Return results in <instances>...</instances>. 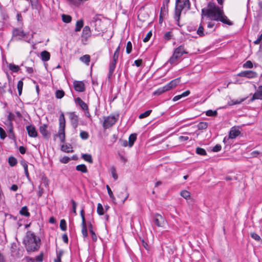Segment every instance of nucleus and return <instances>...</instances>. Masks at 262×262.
<instances>
[{
	"instance_id": "obj_56",
	"label": "nucleus",
	"mask_w": 262,
	"mask_h": 262,
	"mask_svg": "<svg viewBox=\"0 0 262 262\" xmlns=\"http://www.w3.org/2000/svg\"><path fill=\"white\" fill-rule=\"evenodd\" d=\"M4 124L8 129V132H12V129H13V124L12 122L5 121L4 122Z\"/></svg>"
},
{
	"instance_id": "obj_20",
	"label": "nucleus",
	"mask_w": 262,
	"mask_h": 262,
	"mask_svg": "<svg viewBox=\"0 0 262 262\" xmlns=\"http://www.w3.org/2000/svg\"><path fill=\"white\" fill-rule=\"evenodd\" d=\"M256 99L262 100V85L259 86L258 91H256L250 99V101L252 102Z\"/></svg>"
},
{
	"instance_id": "obj_32",
	"label": "nucleus",
	"mask_w": 262,
	"mask_h": 262,
	"mask_svg": "<svg viewBox=\"0 0 262 262\" xmlns=\"http://www.w3.org/2000/svg\"><path fill=\"white\" fill-rule=\"evenodd\" d=\"M19 213L23 216L26 217H29L30 216V213L28 211V208L26 206H24L21 208V209L19 211Z\"/></svg>"
},
{
	"instance_id": "obj_25",
	"label": "nucleus",
	"mask_w": 262,
	"mask_h": 262,
	"mask_svg": "<svg viewBox=\"0 0 262 262\" xmlns=\"http://www.w3.org/2000/svg\"><path fill=\"white\" fill-rule=\"evenodd\" d=\"M137 134L133 133L130 135L128 138V146L132 147L137 140Z\"/></svg>"
},
{
	"instance_id": "obj_12",
	"label": "nucleus",
	"mask_w": 262,
	"mask_h": 262,
	"mask_svg": "<svg viewBox=\"0 0 262 262\" xmlns=\"http://www.w3.org/2000/svg\"><path fill=\"white\" fill-rule=\"evenodd\" d=\"M117 195L120 201L123 203L127 200L129 195L128 193L127 192V187H122Z\"/></svg>"
},
{
	"instance_id": "obj_11",
	"label": "nucleus",
	"mask_w": 262,
	"mask_h": 262,
	"mask_svg": "<svg viewBox=\"0 0 262 262\" xmlns=\"http://www.w3.org/2000/svg\"><path fill=\"white\" fill-rule=\"evenodd\" d=\"M237 76L241 77H246L247 78L251 79L257 77L258 74H257L256 72L254 71L247 70L242 71L241 72L238 73L237 74Z\"/></svg>"
},
{
	"instance_id": "obj_63",
	"label": "nucleus",
	"mask_w": 262,
	"mask_h": 262,
	"mask_svg": "<svg viewBox=\"0 0 262 262\" xmlns=\"http://www.w3.org/2000/svg\"><path fill=\"white\" fill-rule=\"evenodd\" d=\"M7 137V134L4 129L0 126V139L4 140Z\"/></svg>"
},
{
	"instance_id": "obj_5",
	"label": "nucleus",
	"mask_w": 262,
	"mask_h": 262,
	"mask_svg": "<svg viewBox=\"0 0 262 262\" xmlns=\"http://www.w3.org/2000/svg\"><path fill=\"white\" fill-rule=\"evenodd\" d=\"M59 127L58 134L54 135V137H58L61 143L66 142L65 127L66 120L63 113H61L59 118Z\"/></svg>"
},
{
	"instance_id": "obj_39",
	"label": "nucleus",
	"mask_w": 262,
	"mask_h": 262,
	"mask_svg": "<svg viewBox=\"0 0 262 262\" xmlns=\"http://www.w3.org/2000/svg\"><path fill=\"white\" fill-rule=\"evenodd\" d=\"M8 67L10 70L14 73H17L20 69L19 66L15 65L13 63H10Z\"/></svg>"
},
{
	"instance_id": "obj_6",
	"label": "nucleus",
	"mask_w": 262,
	"mask_h": 262,
	"mask_svg": "<svg viewBox=\"0 0 262 262\" xmlns=\"http://www.w3.org/2000/svg\"><path fill=\"white\" fill-rule=\"evenodd\" d=\"M211 20L220 21L229 26L233 25L232 22L228 19L227 17L224 14L223 9L218 14H216V15L213 17Z\"/></svg>"
},
{
	"instance_id": "obj_30",
	"label": "nucleus",
	"mask_w": 262,
	"mask_h": 262,
	"mask_svg": "<svg viewBox=\"0 0 262 262\" xmlns=\"http://www.w3.org/2000/svg\"><path fill=\"white\" fill-rule=\"evenodd\" d=\"M64 253V251L63 250L61 249L59 251H57L56 249V258L54 259V262H61V256L63 255Z\"/></svg>"
},
{
	"instance_id": "obj_15",
	"label": "nucleus",
	"mask_w": 262,
	"mask_h": 262,
	"mask_svg": "<svg viewBox=\"0 0 262 262\" xmlns=\"http://www.w3.org/2000/svg\"><path fill=\"white\" fill-rule=\"evenodd\" d=\"M73 86L75 90L78 92H83L85 90V84L82 81H75Z\"/></svg>"
},
{
	"instance_id": "obj_31",
	"label": "nucleus",
	"mask_w": 262,
	"mask_h": 262,
	"mask_svg": "<svg viewBox=\"0 0 262 262\" xmlns=\"http://www.w3.org/2000/svg\"><path fill=\"white\" fill-rule=\"evenodd\" d=\"M72 147L71 144L62 145L61 150L65 152H72L73 150L72 149Z\"/></svg>"
},
{
	"instance_id": "obj_16",
	"label": "nucleus",
	"mask_w": 262,
	"mask_h": 262,
	"mask_svg": "<svg viewBox=\"0 0 262 262\" xmlns=\"http://www.w3.org/2000/svg\"><path fill=\"white\" fill-rule=\"evenodd\" d=\"M241 134V131L239 129L238 127L233 126L231 128L229 132V138L232 139L236 138Z\"/></svg>"
},
{
	"instance_id": "obj_50",
	"label": "nucleus",
	"mask_w": 262,
	"mask_h": 262,
	"mask_svg": "<svg viewBox=\"0 0 262 262\" xmlns=\"http://www.w3.org/2000/svg\"><path fill=\"white\" fill-rule=\"evenodd\" d=\"M206 115L209 117H216L217 115V112L216 110H209L206 112Z\"/></svg>"
},
{
	"instance_id": "obj_10",
	"label": "nucleus",
	"mask_w": 262,
	"mask_h": 262,
	"mask_svg": "<svg viewBox=\"0 0 262 262\" xmlns=\"http://www.w3.org/2000/svg\"><path fill=\"white\" fill-rule=\"evenodd\" d=\"M154 222L157 227H163L165 223V220L161 214L155 213L153 215Z\"/></svg>"
},
{
	"instance_id": "obj_34",
	"label": "nucleus",
	"mask_w": 262,
	"mask_h": 262,
	"mask_svg": "<svg viewBox=\"0 0 262 262\" xmlns=\"http://www.w3.org/2000/svg\"><path fill=\"white\" fill-rule=\"evenodd\" d=\"M81 158L85 161L90 163H93V160L91 155L89 154H83L81 155Z\"/></svg>"
},
{
	"instance_id": "obj_19",
	"label": "nucleus",
	"mask_w": 262,
	"mask_h": 262,
	"mask_svg": "<svg viewBox=\"0 0 262 262\" xmlns=\"http://www.w3.org/2000/svg\"><path fill=\"white\" fill-rule=\"evenodd\" d=\"M91 35V31L89 26H85L82 30L81 37L86 40Z\"/></svg>"
},
{
	"instance_id": "obj_9",
	"label": "nucleus",
	"mask_w": 262,
	"mask_h": 262,
	"mask_svg": "<svg viewBox=\"0 0 262 262\" xmlns=\"http://www.w3.org/2000/svg\"><path fill=\"white\" fill-rule=\"evenodd\" d=\"M100 14H96L94 17L92 23L94 24L95 30L97 31L99 34L101 32L103 33L102 28L101 27V19L99 18Z\"/></svg>"
},
{
	"instance_id": "obj_37",
	"label": "nucleus",
	"mask_w": 262,
	"mask_h": 262,
	"mask_svg": "<svg viewBox=\"0 0 262 262\" xmlns=\"http://www.w3.org/2000/svg\"><path fill=\"white\" fill-rule=\"evenodd\" d=\"M106 187L108 194L110 198H111V199L112 200V202L116 204L117 203L116 202L115 197L114 196L113 193L111 189L110 188V186L108 185H107Z\"/></svg>"
},
{
	"instance_id": "obj_18",
	"label": "nucleus",
	"mask_w": 262,
	"mask_h": 262,
	"mask_svg": "<svg viewBox=\"0 0 262 262\" xmlns=\"http://www.w3.org/2000/svg\"><path fill=\"white\" fill-rule=\"evenodd\" d=\"M188 53L184 50V46L181 45L177 48L173 52V54L176 56H178V57L180 59L182 56L184 54H187Z\"/></svg>"
},
{
	"instance_id": "obj_60",
	"label": "nucleus",
	"mask_w": 262,
	"mask_h": 262,
	"mask_svg": "<svg viewBox=\"0 0 262 262\" xmlns=\"http://www.w3.org/2000/svg\"><path fill=\"white\" fill-rule=\"evenodd\" d=\"M41 180L45 187L49 186V181L46 176L44 175L41 177Z\"/></svg>"
},
{
	"instance_id": "obj_54",
	"label": "nucleus",
	"mask_w": 262,
	"mask_h": 262,
	"mask_svg": "<svg viewBox=\"0 0 262 262\" xmlns=\"http://www.w3.org/2000/svg\"><path fill=\"white\" fill-rule=\"evenodd\" d=\"M59 227L62 231H66L67 230V223L65 220L62 219L60 220Z\"/></svg>"
},
{
	"instance_id": "obj_26",
	"label": "nucleus",
	"mask_w": 262,
	"mask_h": 262,
	"mask_svg": "<svg viewBox=\"0 0 262 262\" xmlns=\"http://www.w3.org/2000/svg\"><path fill=\"white\" fill-rule=\"evenodd\" d=\"M190 94V91L187 90L185 92H183L181 95H179L174 96L172 99V101L174 102L177 101L179 100V99H180L181 98H182V97H186V96H188Z\"/></svg>"
},
{
	"instance_id": "obj_38",
	"label": "nucleus",
	"mask_w": 262,
	"mask_h": 262,
	"mask_svg": "<svg viewBox=\"0 0 262 262\" xmlns=\"http://www.w3.org/2000/svg\"><path fill=\"white\" fill-rule=\"evenodd\" d=\"M246 99V98H242V99H241L240 100H231L230 101H229V102H228V105H229V106H232V105H236V104H240V103H241L242 102L244 101Z\"/></svg>"
},
{
	"instance_id": "obj_52",
	"label": "nucleus",
	"mask_w": 262,
	"mask_h": 262,
	"mask_svg": "<svg viewBox=\"0 0 262 262\" xmlns=\"http://www.w3.org/2000/svg\"><path fill=\"white\" fill-rule=\"evenodd\" d=\"M151 112H152L151 110H147V111H145V112H144L143 113L141 114L139 116V118L140 119L145 118L149 116L150 115V114H151Z\"/></svg>"
},
{
	"instance_id": "obj_57",
	"label": "nucleus",
	"mask_w": 262,
	"mask_h": 262,
	"mask_svg": "<svg viewBox=\"0 0 262 262\" xmlns=\"http://www.w3.org/2000/svg\"><path fill=\"white\" fill-rule=\"evenodd\" d=\"M132 51V43L130 41L127 42L126 47V52L127 54H130Z\"/></svg>"
},
{
	"instance_id": "obj_21",
	"label": "nucleus",
	"mask_w": 262,
	"mask_h": 262,
	"mask_svg": "<svg viewBox=\"0 0 262 262\" xmlns=\"http://www.w3.org/2000/svg\"><path fill=\"white\" fill-rule=\"evenodd\" d=\"M203 20V19H201V22L196 32L197 34L199 35L200 37H203L205 35H208L209 34V33L207 32L206 33L204 32V23Z\"/></svg>"
},
{
	"instance_id": "obj_58",
	"label": "nucleus",
	"mask_w": 262,
	"mask_h": 262,
	"mask_svg": "<svg viewBox=\"0 0 262 262\" xmlns=\"http://www.w3.org/2000/svg\"><path fill=\"white\" fill-rule=\"evenodd\" d=\"M253 67L252 62L250 60L247 61L245 63H244L243 65V67L244 68H249L251 69Z\"/></svg>"
},
{
	"instance_id": "obj_7",
	"label": "nucleus",
	"mask_w": 262,
	"mask_h": 262,
	"mask_svg": "<svg viewBox=\"0 0 262 262\" xmlns=\"http://www.w3.org/2000/svg\"><path fill=\"white\" fill-rule=\"evenodd\" d=\"M12 37L14 38L16 40H22L24 38H28V34L25 33L23 30H20L19 28H14L12 30Z\"/></svg>"
},
{
	"instance_id": "obj_2",
	"label": "nucleus",
	"mask_w": 262,
	"mask_h": 262,
	"mask_svg": "<svg viewBox=\"0 0 262 262\" xmlns=\"http://www.w3.org/2000/svg\"><path fill=\"white\" fill-rule=\"evenodd\" d=\"M190 2L189 0H176L174 8V19L176 21V24L179 26H182L180 24V19L181 12L183 9L186 8L187 10L190 9Z\"/></svg>"
},
{
	"instance_id": "obj_53",
	"label": "nucleus",
	"mask_w": 262,
	"mask_h": 262,
	"mask_svg": "<svg viewBox=\"0 0 262 262\" xmlns=\"http://www.w3.org/2000/svg\"><path fill=\"white\" fill-rule=\"evenodd\" d=\"M80 137L82 140H86L89 137V134L86 131L81 130L80 133Z\"/></svg>"
},
{
	"instance_id": "obj_44",
	"label": "nucleus",
	"mask_w": 262,
	"mask_h": 262,
	"mask_svg": "<svg viewBox=\"0 0 262 262\" xmlns=\"http://www.w3.org/2000/svg\"><path fill=\"white\" fill-rule=\"evenodd\" d=\"M173 36L172 32L171 31L167 32L163 36V39L165 41L170 40Z\"/></svg>"
},
{
	"instance_id": "obj_62",
	"label": "nucleus",
	"mask_w": 262,
	"mask_h": 262,
	"mask_svg": "<svg viewBox=\"0 0 262 262\" xmlns=\"http://www.w3.org/2000/svg\"><path fill=\"white\" fill-rule=\"evenodd\" d=\"M168 6L163 5L162 7L161 8V12H162V14L164 15H166L168 14Z\"/></svg>"
},
{
	"instance_id": "obj_13",
	"label": "nucleus",
	"mask_w": 262,
	"mask_h": 262,
	"mask_svg": "<svg viewBox=\"0 0 262 262\" xmlns=\"http://www.w3.org/2000/svg\"><path fill=\"white\" fill-rule=\"evenodd\" d=\"M48 127V125L47 124H43L39 127V132L42 135L43 138L47 140L51 137V133L47 129Z\"/></svg>"
},
{
	"instance_id": "obj_36",
	"label": "nucleus",
	"mask_w": 262,
	"mask_h": 262,
	"mask_svg": "<svg viewBox=\"0 0 262 262\" xmlns=\"http://www.w3.org/2000/svg\"><path fill=\"white\" fill-rule=\"evenodd\" d=\"M8 162L9 165L11 167H14L17 164V160L16 158H15L13 156L9 157L8 158Z\"/></svg>"
},
{
	"instance_id": "obj_43",
	"label": "nucleus",
	"mask_w": 262,
	"mask_h": 262,
	"mask_svg": "<svg viewBox=\"0 0 262 262\" xmlns=\"http://www.w3.org/2000/svg\"><path fill=\"white\" fill-rule=\"evenodd\" d=\"M64 92L62 90H58L55 92V97L57 99H61L64 96Z\"/></svg>"
},
{
	"instance_id": "obj_59",
	"label": "nucleus",
	"mask_w": 262,
	"mask_h": 262,
	"mask_svg": "<svg viewBox=\"0 0 262 262\" xmlns=\"http://www.w3.org/2000/svg\"><path fill=\"white\" fill-rule=\"evenodd\" d=\"M71 202L72 204V211L74 213L75 215H77V212H76L77 203L73 199H72L71 200Z\"/></svg>"
},
{
	"instance_id": "obj_48",
	"label": "nucleus",
	"mask_w": 262,
	"mask_h": 262,
	"mask_svg": "<svg viewBox=\"0 0 262 262\" xmlns=\"http://www.w3.org/2000/svg\"><path fill=\"white\" fill-rule=\"evenodd\" d=\"M180 194L183 198L186 200L190 198V192L186 190L181 191Z\"/></svg>"
},
{
	"instance_id": "obj_61",
	"label": "nucleus",
	"mask_w": 262,
	"mask_h": 262,
	"mask_svg": "<svg viewBox=\"0 0 262 262\" xmlns=\"http://www.w3.org/2000/svg\"><path fill=\"white\" fill-rule=\"evenodd\" d=\"M250 235L251 237L257 241H261V237L255 232L251 233Z\"/></svg>"
},
{
	"instance_id": "obj_33",
	"label": "nucleus",
	"mask_w": 262,
	"mask_h": 262,
	"mask_svg": "<svg viewBox=\"0 0 262 262\" xmlns=\"http://www.w3.org/2000/svg\"><path fill=\"white\" fill-rule=\"evenodd\" d=\"M91 57L89 55H84L80 57V60L82 62L84 63L86 65L89 66L90 64Z\"/></svg>"
},
{
	"instance_id": "obj_17",
	"label": "nucleus",
	"mask_w": 262,
	"mask_h": 262,
	"mask_svg": "<svg viewBox=\"0 0 262 262\" xmlns=\"http://www.w3.org/2000/svg\"><path fill=\"white\" fill-rule=\"evenodd\" d=\"M26 130L29 137L32 138H36L38 136L37 132L36 131L35 127L33 125H29L27 126Z\"/></svg>"
},
{
	"instance_id": "obj_46",
	"label": "nucleus",
	"mask_w": 262,
	"mask_h": 262,
	"mask_svg": "<svg viewBox=\"0 0 262 262\" xmlns=\"http://www.w3.org/2000/svg\"><path fill=\"white\" fill-rule=\"evenodd\" d=\"M195 152L198 155H199L201 156L207 155V152H206V150L204 148L200 147H198L196 148Z\"/></svg>"
},
{
	"instance_id": "obj_23",
	"label": "nucleus",
	"mask_w": 262,
	"mask_h": 262,
	"mask_svg": "<svg viewBox=\"0 0 262 262\" xmlns=\"http://www.w3.org/2000/svg\"><path fill=\"white\" fill-rule=\"evenodd\" d=\"M20 163L24 168L25 176H26L28 180L30 181V177L28 169V165L27 162L25 160L23 159L22 160L20 161Z\"/></svg>"
},
{
	"instance_id": "obj_49",
	"label": "nucleus",
	"mask_w": 262,
	"mask_h": 262,
	"mask_svg": "<svg viewBox=\"0 0 262 262\" xmlns=\"http://www.w3.org/2000/svg\"><path fill=\"white\" fill-rule=\"evenodd\" d=\"M116 63H117V61H115V62H114V60H112L110 62V66H109V71H110L111 74L114 73L115 68H116Z\"/></svg>"
},
{
	"instance_id": "obj_4",
	"label": "nucleus",
	"mask_w": 262,
	"mask_h": 262,
	"mask_svg": "<svg viewBox=\"0 0 262 262\" xmlns=\"http://www.w3.org/2000/svg\"><path fill=\"white\" fill-rule=\"evenodd\" d=\"M180 77L176 78L170 81L168 83L164 86L158 88L153 93V95L159 96L167 91L173 89L180 83Z\"/></svg>"
},
{
	"instance_id": "obj_64",
	"label": "nucleus",
	"mask_w": 262,
	"mask_h": 262,
	"mask_svg": "<svg viewBox=\"0 0 262 262\" xmlns=\"http://www.w3.org/2000/svg\"><path fill=\"white\" fill-rule=\"evenodd\" d=\"M71 160V158L67 156H64L60 159V162L63 164L68 163Z\"/></svg>"
},
{
	"instance_id": "obj_24",
	"label": "nucleus",
	"mask_w": 262,
	"mask_h": 262,
	"mask_svg": "<svg viewBox=\"0 0 262 262\" xmlns=\"http://www.w3.org/2000/svg\"><path fill=\"white\" fill-rule=\"evenodd\" d=\"M137 241L139 246H143L147 251L149 250L150 247L145 239L141 237H139Z\"/></svg>"
},
{
	"instance_id": "obj_1",
	"label": "nucleus",
	"mask_w": 262,
	"mask_h": 262,
	"mask_svg": "<svg viewBox=\"0 0 262 262\" xmlns=\"http://www.w3.org/2000/svg\"><path fill=\"white\" fill-rule=\"evenodd\" d=\"M28 253L37 251L41 245V240L31 231H28L23 241Z\"/></svg>"
},
{
	"instance_id": "obj_8",
	"label": "nucleus",
	"mask_w": 262,
	"mask_h": 262,
	"mask_svg": "<svg viewBox=\"0 0 262 262\" xmlns=\"http://www.w3.org/2000/svg\"><path fill=\"white\" fill-rule=\"evenodd\" d=\"M118 117L119 115H117V117L114 115H110L105 118L103 123V128L106 129L112 126L117 121Z\"/></svg>"
},
{
	"instance_id": "obj_42",
	"label": "nucleus",
	"mask_w": 262,
	"mask_h": 262,
	"mask_svg": "<svg viewBox=\"0 0 262 262\" xmlns=\"http://www.w3.org/2000/svg\"><path fill=\"white\" fill-rule=\"evenodd\" d=\"M208 123L206 122H200L197 125L199 130L205 129L207 128Z\"/></svg>"
},
{
	"instance_id": "obj_55",
	"label": "nucleus",
	"mask_w": 262,
	"mask_h": 262,
	"mask_svg": "<svg viewBox=\"0 0 262 262\" xmlns=\"http://www.w3.org/2000/svg\"><path fill=\"white\" fill-rule=\"evenodd\" d=\"M111 171L112 175V177L115 181L118 179V175L116 172V168L114 166H112L111 168Z\"/></svg>"
},
{
	"instance_id": "obj_22",
	"label": "nucleus",
	"mask_w": 262,
	"mask_h": 262,
	"mask_svg": "<svg viewBox=\"0 0 262 262\" xmlns=\"http://www.w3.org/2000/svg\"><path fill=\"white\" fill-rule=\"evenodd\" d=\"M75 104L77 105H79L83 111L86 110L88 107V105L80 97L75 98Z\"/></svg>"
},
{
	"instance_id": "obj_35",
	"label": "nucleus",
	"mask_w": 262,
	"mask_h": 262,
	"mask_svg": "<svg viewBox=\"0 0 262 262\" xmlns=\"http://www.w3.org/2000/svg\"><path fill=\"white\" fill-rule=\"evenodd\" d=\"M81 227H82L81 233H82V236L84 238H85L88 235V231H87V226H86V222L81 223Z\"/></svg>"
},
{
	"instance_id": "obj_41",
	"label": "nucleus",
	"mask_w": 262,
	"mask_h": 262,
	"mask_svg": "<svg viewBox=\"0 0 262 262\" xmlns=\"http://www.w3.org/2000/svg\"><path fill=\"white\" fill-rule=\"evenodd\" d=\"M62 20L65 23H69L72 21V17L69 15L62 14Z\"/></svg>"
},
{
	"instance_id": "obj_3",
	"label": "nucleus",
	"mask_w": 262,
	"mask_h": 262,
	"mask_svg": "<svg viewBox=\"0 0 262 262\" xmlns=\"http://www.w3.org/2000/svg\"><path fill=\"white\" fill-rule=\"evenodd\" d=\"M222 9L219 6H216L213 2H210L208 3L207 8H204L201 11V18L204 19L205 17H207L209 20L213 18Z\"/></svg>"
},
{
	"instance_id": "obj_40",
	"label": "nucleus",
	"mask_w": 262,
	"mask_h": 262,
	"mask_svg": "<svg viewBox=\"0 0 262 262\" xmlns=\"http://www.w3.org/2000/svg\"><path fill=\"white\" fill-rule=\"evenodd\" d=\"M121 44V43H120ZM120 45H119V46L117 48V49H116L114 53V55H113V60H114L115 61H117L118 60V57H119V51H120Z\"/></svg>"
},
{
	"instance_id": "obj_28",
	"label": "nucleus",
	"mask_w": 262,
	"mask_h": 262,
	"mask_svg": "<svg viewBox=\"0 0 262 262\" xmlns=\"http://www.w3.org/2000/svg\"><path fill=\"white\" fill-rule=\"evenodd\" d=\"M76 170L80 171L82 173H87L88 172V168L85 164H81L76 166Z\"/></svg>"
},
{
	"instance_id": "obj_14",
	"label": "nucleus",
	"mask_w": 262,
	"mask_h": 262,
	"mask_svg": "<svg viewBox=\"0 0 262 262\" xmlns=\"http://www.w3.org/2000/svg\"><path fill=\"white\" fill-rule=\"evenodd\" d=\"M71 125L74 129H76L78 125L79 118L75 112L69 113Z\"/></svg>"
},
{
	"instance_id": "obj_47",
	"label": "nucleus",
	"mask_w": 262,
	"mask_h": 262,
	"mask_svg": "<svg viewBox=\"0 0 262 262\" xmlns=\"http://www.w3.org/2000/svg\"><path fill=\"white\" fill-rule=\"evenodd\" d=\"M97 212L99 215H102L104 214L103 207L100 203H98L97 205Z\"/></svg>"
},
{
	"instance_id": "obj_27",
	"label": "nucleus",
	"mask_w": 262,
	"mask_h": 262,
	"mask_svg": "<svg viewBox=\"0 0 262 262\" xmlns=\"http://www.w3.org/2000/svg\"><path fill=\"white\" fill-rule=\"evenodd\" d=\"M41 60L43 61H47L50 58V54L47 51H43L40 53Z\"/></svg>"
},
{
	"instance_id": "obj_51",
	"label": "nucleus",
	"mask_w": 262,
	"mask_h": 262,
	"mask_svg": "<svg viewBox=\"0 0 262 262\" xmlns=\"http://www.w3.org/2000/svg\"><path fill=\"white\" fill-rule=\"evenodd\" d=\"M179 59V58L178 57V56H176L174 54H173V55L170 57L168 61L171 64H172L173 63H176Z\"/></svg>"
},
{
	"instance_id": "obj_29",
	"label": "nucleus",
	"mask_w": 262,
	"mask_h": 262,
	"mask_svg": "<svg viewBox=\"0 0 262 262\" xmlns=\"http://www.w3.org/2000/svg\"><path fill=\"white\" fill-rule=\"evenodd\" d=\"M83 25L84 21L83 19H81L78 20L76 23V28L75 29V31L76 32H79L81 30L82 28L83 27Z\"/></svg>"
},
{
	"instance_id": "obj_45",
	"label": "nucleus",
	"mask_w": 262,
	"mask_h": 262,
	"mask_svg": "<svg viewBox=\"0 0 262 262\" xmlns=\"http://www.w3.org/2000/svg\"><path fill=\"white\" fill-rule=\"evenodd\" d=\"M232 139L231 138H229L228 136H226L224 139H223V142L226 144L225 146L224 147L225 149H227L228 148V146H230L232 143L230 142V140Z\"/></svg>"
}]
</instances>
